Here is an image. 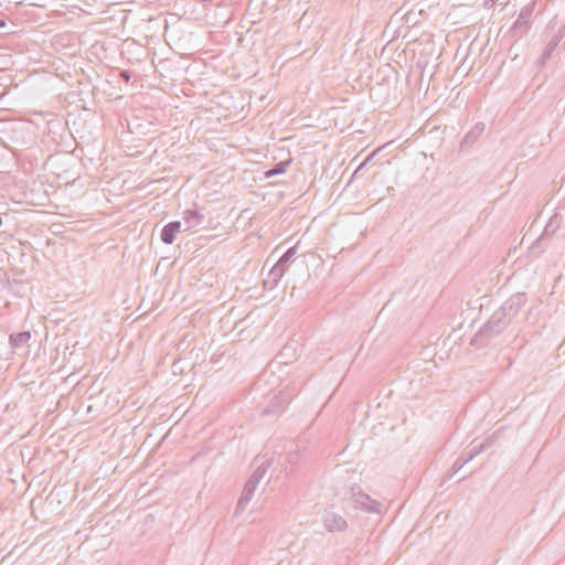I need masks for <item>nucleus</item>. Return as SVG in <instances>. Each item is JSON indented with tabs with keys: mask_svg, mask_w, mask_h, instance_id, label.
I'll return each instance as SVG.
<instances>
[{
	"mask_svg": "<svg viewBox=\"0 0 565 565\" xmlns=\"http://www.w3.org/2000/svg\"><path fill=\"white\" fill-rule=\"evenodd\" d=\"M511 323L504 311H495L490 319L471 338L470 344L477 349L491 344Z\"/></svg>",
	"mask_w": 565,
	"mask_h": 565,
	"instance_id": "nucleus-1",
	"label": "nucleus"
},
{
	"mask_svg": "<svg viewBox=\"0 0 565 565\" xmlns=\"http://www.w3.org/2000/svg\"><path fill=\"white\" fill-rule=\"evenodd\" d=\"M49 57L47 54L38 56V85L45 92H57L63 85V79L58 74L46 71V66L55 65V61L51 62Z\"/></svg>",
	"mask_w": 565,
	"mask_h": 565,
	"instance_id": "nucleus-2",
	"label": "nucleus"
},
{
	"mask_svg": "<svg viewBox=\"0 0 565 565\" xmlns=\"http://www.w3.org/2000/svg\"><path fill=\"white\" fill-rule=\"evenodd\" d=\"M60 182L51 181L49 174H38V206L56 209Z\"/></svg>",
	"mask_w": 565,
	"mask_h": 565,
	"instance_id": "nucleus-3",
	"label": "nucleus"
},
{
	"mask_svg": "<svg viewBox=\"0 0 565 565\" xmlns=\"http://www.w3.org/2000/svg\"><path fill=\"white\" fill-rule=\"evenodd\" d=\"M535 1H532L524 6L514 21V23L511 25L509 30V34L515 40L522 39L524 35H526L532 26V18L535 10Z\"/></svg>",
	"mask_w": 565,
	"mask_h": 565,
	"instance_id": "nucleus-4",
	"label": "nucleus"
},
{
	"mask_svg": "<svg viewBox=\"0 0 565 565\" xmlns=\"http://www.w3.org/2000/svg\"><path fill=\"white\" fill-rule=\"evenodd\" d=\"M297 253L296 246L289 247L276 262V264L269 270V276L271 277V282H278L288 267L295 262V255Z\"/></svg>",
	"mask_w": 565,
	"mask_h": 565,
	"instance_id": "nucleus-5",
	"label": "nucleus"
},
{
	"mask_svg": "<svg viewBox=\"0 0 565 565\" xmlns=\"http://www.w3.org/2000/svg\"><path fill=\"white\" fill-rule=\"evenodd\" d=\"M324 529L328 532H344L348 529L345 519L332 510H324L321 516Z\"/></svg>",
	"mask_w": 565,
	"mask_h": 565,
	"instance_id": "nucleus-6",
	"label": "nucleus"
},
{
	"mask_svg": "<svg viewBox=\"0 0 565 565\" xmlns=\"http://www.w3.org/2000/svg\"><path fill=\"white\" fill-rule=\"evenodd\" d=\"M64 158H65V154H62V153L49 154L46 157L45 161L43 162L42 170L44 172L52 174L51 181L58 182V179L61 178V173L65 171L61 167V161Z\"/></svg>",
	"mask_w": 565,
	"mask_h": 565,
	"instance_id": "nucleus-7",
	"label": "nucleus"
},
{
	"mask_svg": "<svg viewBox=\"0 0 565 565\" xmlns=\"http://www.w3.org/2000/svg\"><path fill=\"white\" fill-rule=\"evenodd\" d=\"M38 116L42 117L45 122L43 134L58 135V131L62 130L63 120L53 110H38Z\"/></svg>",
	"mask_w": 565,
	"mask_h": 565,
	"instance_id": "nucleus-8",
	"label": "nucleus"
},
{
	"mask_svg": "<svg viewBox=\"0 0 565 565\" xmlns=\"http://www.w3.org/2000/svg\"><path fill=\"white\" fill-rule=\"evenodd\" d=\"M55 0H38V32L41 28L46 25V22H41L43 19L61 15L62 12L51 8Z\"/></svg>",
	"mask_w": 565,
	"mask_h": 565,
	"instance_id": "nucleus-9",
	"label": "nucleus"
},
{
	"mask_svg": "<svg viewBox=\"0 0 565 565\" xmlns=\"http://www.w3.org/2000/svg\"><path fill=\"white\" fill-rule=\"evenodd\" d=\"M257 486H258V482L248 478V480L246 481V483L244 486L243 492L237 501L235 514H238L246 509L247 504L249 503V501L252 500V498L255 494Z\"/></svg>",
	"mask_w": 565,
	"mask_h": 565,
	"instance_id": "nucleus-10",
	"label": "nucleus"
},
{
	"mask_svg": "<svg viewBox=\"0 0 565 565\" xmlns=\"http://www.w3.org/2000/svg\"><path fill=\"white\" fill-rule=\"evenodd\" d=\"M352 498L356 507L361 508L362 510L367 512H380L381 503L371 499L370 495L363 493L361 490L353 492Z\"/></svg>",
	"mask_w": 565,
	"mask_h": 565,
	"instance_id": "nucleus-11",
	"label": "nucleus"
},
{
	"mask_svg": "<svg viewBox=\"0 0 565 565\" xmlns=\"http://www.w3.org/2000/svg\"><path fill=\"white\" fill-rule=\"evenodd\" d=\"M182 231V224L180 221L169 222L163 226L160 233L161 241L170 245L175 241L177 234Z\"/></svg>",
	"mask_w": 565,
	"mask_h": 565,
	"instance_id": "nucleus-12",
	"label": "nucleus"
},
{
	"mask_svg": "<svg viewBox=\"0 0 565 565\" xmlns=\"http://www.w3.org/2000/svg\"><path fill=\"white\" fill-rule=\"evenodd\" d=\"M484 131V124L477 122L463 137L460 143V151H466L479 139Z\"/></svg>",
	"mask_w": 565,
	"mask_h": 565,
	"instance_id": "nucleus-13",
	"label": "nucleus"
},
{
	"mask_svg": "<svg viewBox=\"0 0 565 565\" xmlns=\"http://www.w3.org/2000/svg\"><path fill=\"white\" fill-rule=\"evenodd\" d=\"M562 39H563V33H556L551 38V40L547 42L543 53L541 54L540 58L536 62V65L539 67L543 66L551 58L553 52L559 45V42L562 41Z\"/></svg>",
	"mask_w": 565,
	"mask_h": 565,
	"instance_id": "nucleus-14",
	"label": "nucleus"
},
{
	"mask_svg": "<svg viewBox=\"0 0 565 565\" xmlns=\"http://www.w3.org/2000/svg\"><path fill=\"white\" fill-rule=\"evenodd\" d=\"M552 239L540 235L529 247V257L535 259L539 258L545 250L552 246Z\"/></svg>",
	"mask_w": 565,
	"mask_h": 565,
	"instance_id": "nucleus-15",
	"label": "nucleus"
},
{
	"mask_svg": "<svg viewBox=\"0 0 565 565\" xmlns=\"http://www.w3.org/2000/svg\"><path fill=\"white\" fill-rule=\"evenodd\" d=\"M289 403L288 397L280 393L278 395H275L268 406L263 411V415H271V414H278L281 413L286 405Z\"/></svg>",
	"mask_w": 565,
	"mask_h": 565,
	"instance_id": "nucleus-16",
	"label": "nucleus"
},
{
	"mask_svg": "<svg viewBox=\"0 0 565 565\" xmlns=\"http://www.w3.org/2000/svg\"><path fill=\"white\" fill-rule=\"evenodd\" d=\"M525 301V294L518 292L516 295L512 296L509 300H507L498 311H504L508 317L511 311L515 313L522 307V305H524Z\"/></svg>",
	"mask_w": 565,
	"mask_h": 565,
	"instance_id": "nucleus-17",
	"label": "nucleus"
},
{
	"mask_svg": "<svg viewBox=\"0 0 565 565\" xmlns=\"http://www.w3.org/2000/svg\"><path fill=\"white\" fill-rule=\"evenodd\" d=\"M183 220L186 224L184 231H189L201 225L204 221V215L196 210H185L183 212Z\"/></svg>",
	"mask_w": 565,
	"mask_h": 565,
	"instance_id": "nucleus-18",
	"label": "nucleus"
},
{
	"mask_svg": "<svg viewBox=\"0 0 565 565\" xmlns=\"http://www.w3.org/2000/svg\"><path fill=\"white\" fill-rule=\"evenodd\" d=\"M561 223H562V216L558 215V214H554L548 220V222L545 225V227H544V230H543L541 235L553 241L554 235L556 234V232L561 227Z\"/></svg>",
	"mask_w": 565,
	"mask_h": 565,
	"instance_id": "nucleus-19",
	"label": "nucleus"
},
{
	"mask_svg": "<svg viewBox=\"0 0 565 565\" xmlns=\"http://www.w3.org/2000/svg\"><path fill=\"white\" fill-rule=\"evenodd\" d=\"M290 163H291L290 159L279 161V162L275 163L270 169L266 170L264 174L266 178H273L275 175L282 174L287 171Z\"/></svg>",
	"mask_w": 565,
	"mask_h": 565,
	"instance_id": "nucleus-20",
	"label": "nucleus"
},
{
	"mask_svg": "<svg viewBox=\"0 0 565 565\" xmlns=\"http://www.w3.org/2000/svg\"><path fill=\"white\" fill-rule=\"evenodd\" d=\"M273 465V458H268L266 460H264L256 469L255 471L250 475L249 479L256 481V482H260V480L265 477L267 470L269 467H271Z\"/></svg>",
	"mask_w": 565,
	"mask_h": 565,
	"instance_id": "nucleus-21",
	"label": "nucleus"
},
{
	"mask_svg": "<svg viewBox=\"0 0 565 565\" xmlns=\"http://www.w3.org/2000/svg\"><path fill=\"white\" fill-rule=\"evenodd\" d=\"M41 351H43V354L46 353V349H45V345H42V343H40V347L38 348V353H36V356H38V372L43 367V369H46L47 366L52 365L53 364V360H55L57 358V352L56 351H52L51 352V356H50V362L46 363L45 361L41 362L40 363V360H41Z\"/></svg>",
	"mask_w": 565,
	"mask_h": 565,
	"instance_id": "nucleus-22",
	"label": "nucleus"
},
{
	"mask_svg": "<svg viewBox=\"0 0 565 565\" xmlns=\"http://www.w3.org/2000/svg\"><path fill=\"white\" fill-rule=\"evenodd\" d=\"M56 398L57 396L55 395L54 392L52 394H45V396L43 397V402L40 403V401L38 399V412L47 405V407L44 411V414L49 415L52 412L51 405H53L56 402Z\"/></svg>",
	"mask_w": 565,
	"mask_h": 565,
	"instance_id": "nucleus-23",
	"label": "nucleus"
},
{
	"mask_svg": "<svg viewBox=\"0 0 565 565\" xmlns=\"http://www.w3.org/2000/svg\"><path fill=\"white\" fill-rule=\"evenodd\" d=\"M465 465L467 463L463 460V456L458 457L452 465L450 473L446 477V480L451 479V477L456 475L460 469H462Z\"/></svg>",
	"mask_w": 565,
	"mask_h": 565,
	"instance_id": "nucleus-24",
	"label": "nucleus"
},
{
	"mask_svg": "<svg viewBox=\"0 0 565 565\" xmlns=\"http://www.w3.org/2000/svg\"><path fill=\"white\" fill-rule=\"evenodd\" d=\"M487 446H488V439H486L482 444H480L478 446H473L469 452L476 458L479 454H481L486 449Z\"/></svg>",
	"mask_w": 565,
	"mask_h": 565,
	"instance_id": "nucleus-25",
	"label": "nucleus"
},
{
	"mask_svg": "<svg viewBox=\"0 0 565 565\" xmlns=\"http://www.w3.org/2000/svg\"><path fill=\"white\" fill-rule=\"evenodd\" d=\"M374 158V153L372 154H369L361 163L360 166L356 168L354 174H358L361 170H363L367 164L369 162H371Z\"/></svg>",
	"mask_w": 565,
	"mask_h": 565,
	"instance_id": "nucleus-26",
	"label": "nucleus"
},
{
	"mask_svg": "<svg viewBox=\"0 0 565 565\" xmlns=\"http://www.w3.org/2000/svg\"><path fill=\"white\" fill-rule=\"evenodd\" d=\"M297 460H298V454H297V452H289V454L287 455V461H288V463H290V465H295V463L297 462Z\"/></svg>",
	"mask_w": 565,
	"mask_h": 565,
	"instance_id": "nucleus-27",
	"label": "nucleus"
},
{
	"mask_svg": "<svg viewBox=\"0 0 565 565\" xmlns=\"http://www.w3.org/2000/svg\"><path fill=\"white\" fill-rule=\"evenodd\" d=\"M120 77H121V79H122V81H125V82L127 83V82H129V79H130V74H129V72H128V71H122V72L120 73Z\"/></svg>",
	"mask_w": 565,
	"mask_h": 565,
	"instance_id": "nucleus-28",
	"label": "nucleus"
},
{
	"mask_svg": "<svg viewBox=\"0 0 565 565\" xmlns=\"http://www.w3.org/2000/svg\"><path fill=\"white\" fill-rule=\"evenodd\" d=\"M9 282V279L7 278V274L4 271H0V282Z\"/></svg>",
	"mask_w": 565,
	"mask_h": 565,
	"instance_id": "nucleus-29",
	"label": "nucleus"
},
{
	"mask_svg": "<svg viewBox=\"0 0 565 565\" xmlns=\"http://www.w3.org/2000/svg\"><path fill=\"white\" fill-rule=\"evenodd\" d=\"M472 459H475V457L470 452L466 457H463V460L466 461V463H468Z\"/></svg>",
	"mask_w": 565,
	"mask_h": 565,
	"instance_id": "nucleus-30",
	"label": "nucleus"
},
{
	"mask_svg": "<svg viewBox=\"0 0 565 565\" xmlns=\"http://www.w3.org/2000/svg\"><path fill=\"white\" fill-rule=\"evenodd\" d=\"M7 25V22L3 19H0V28H4Z\"/></svg>",
	"mask_w": 565,
	"mask_h": 565,
	"instance_id": "nucleus-31",
	"label": "nucleus"
},
{
	"mask_svg": "<svg viewBox=\"0 0 565 565\" xmlns=\"http://www.w3.org/2000/svg\"><path fill=\"white\" fill-rule=\"evenodd\" d=\"M264 289H267V286H269V289H273L276 285H267V284H264L262 285Z\"/></svg>",
	"mask_w": 565,
	"mask_h": 565,
	"instance_id": "nucleus-32",
	"label": "nucleus"
},
{
	"mask_svg": "<svg viewBox=\"0 0 565 565\" xmlns=\"http://www.w3.org/2000/svg\"><path fill=\"white\" fill-rule=\"evenodd\" d=\"M557 33H563V36H564V35H565V25H564V26H562V28L558 30V32H557Z\"/></svg>",
	"mask_w": 565,
	"mask_h": 565,
	"instance_id": "nucleus-33",
	"label": "nucleus"
},
{
	"mask_svg": "<svg viewBox=\"0 0 565 565\" xmlns=\"http://www.w3.org/2000/svg\"><path fill=\"white\" fill-rule=\"evenodd\" d=\"M45 244L49 246L51 244V239L45 237Z\"/></svg>",
	"mask_w": 565,
	"mask_h": 565,
	"instance_id": "nucleus-34",
	"label": "nucleus"
},
{
	"mask_svg": "<svg viewBox=\"0 0 565 565\" xmlns=\"http://www.w3.org/2000/svg\"><path fill=\"white\" fill-rule=\"evenodd\" d=\"M562 278V276L559 275L556 279H555V284H558L559 282V279Z\"/></svg>",
	"mask_w": 565,
	"mask_h": 565,
	"instance_id": "nucleus-35",
	"label": "nucleus"
},
{
	"mask_svg": "<svg viewBox=\"0 0 565 565\" xmlns=\"http://www.w3.org/2000/svg\"><path fill=\"white\" fill-rule=\"evenodd\" d=\"M513 278V276H510L507 278L505 282H510V280Z\"/></svg>",
	"mask_w": 565,
	"mask_h": 565,
	"instance_id": "nucleus-36",
	"label": "nucleus"
},
{
	"mask_svg": "<svg viewBox=\"0 0 565 565\" xmlns=\"http://www.w3.org/2000/svg\"><path fill=\"white\" fill-rule=\"evenodd\" d=\"M36 129H38V130H40V129H41V126H40V124H39V122H38Z\"/></svg>",
	"mask_w": 565,
	"mask_h": 565,
	"instance_id": "nucleus-37",
	"label": "nucleus"
},
{
	"mask_svg": "<svg viewBox=\"0 0 565 565\" xmlns=\"http://www.w3.org/2000/svg\"><path fill=\"white\" fill-rule=\"evenodd\" d=\"M2 225V218L0 217V226Z\"/></svg>",
	"mask_w": 565,
	"mask_h": 565,
	"instance_id": "nucleus-38",
	"label": "nucleus"
}]
</instances>
